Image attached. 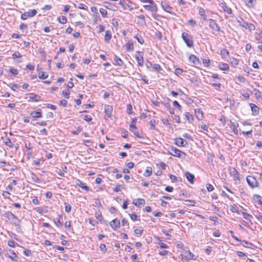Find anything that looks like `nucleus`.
<instances>
[{"mask_svg": "<svg viewBox=\"0 0 262 262\" xmlns=\"http://www.w3.org/2000/svg\"><path fill=\"white\" fill-rule=\"evenodd\" d=\"M4 215L10 221V223L13 225L15 226H19L20 225V220L10 211L6 212Z\"/></svg>", "mask_w": 262, "mask_h": 262, "instance_id": "1", "label": "nucleus"}, {"mask_svg": "<svg viewBox=\"0 0 262 262\" xmlns=\"http://www.w3.org/2000/svg\"><path fill=\"white\" fill-rule=\"evenodd\" d=\"M167 151L169 155L181 159H184L186 156V154L184 152L176 148L173 146L169 147L168 148Z\"/></svg>", "mask_w": 262, "mask_h": 262, "instance_id": "2", "label": "nucleus"}, {"mask_svg": "<svg viewBox=\"0 0 262 262\" xmlns=\"http://www.w3.org/2000/svg\"><path fill=\"white\" fill-rule=\"evenodd\" d=\"M247 182L249 186L252 188L258 187L259 186V183L257 179L251 176H248L246 178Z\"/></svg>", "mask_w": 262, "mask_h": 262, "instance_id": "3", "label": "nucleus"}, {"mask_svg": "<svg viewBox=\"0 0 262 262\" xmlns=\"http://www.w3.org/2000/svg\"><path fill=\"white\" fill-rule=\"evenodd\" d=\"M182 37L188 47L191 48L193 47L192 37L190 35L186 32H183L182 34Z\"/></svg>", "mask_w": 262, "mask_h": 262, "instance_id": "4", "label": "nucleus"}, {"mask_svg": "<svg viewBox=\"0 0 262 262\" xmlns=\"http://www.w3.org/2000/svg\"><path fill=\"white\" fill-rule=\"evenodd\" d=\"M149 5H143V8L146 10L151 11L152 12H156L158 11V7L154 1L149 2Z\"/></svg>", "mask_w": 262, "mask_h": 262, "instance_id": "5", "label": "nucleus"}, {"mask_svg": "<svg viewBox=\"0 0 262 262\" xmlns=\"http://www.w3.org/2000/svg\"><path fill=\"white\" fill-rule=\"evenodd\" d=\"M209 26L210 28L215 31L220 32V26L216 23L214 20L212 19H209Z\"/></svg>", "mask_w": 262, "mask_h": 262, "instance_id": "6", "label": "nucleus"}, {"mask_svg": "<svg viewBox=\"0 0 262 262\" xmlns=\"http://www.w3.org/2000/svg\"><path fill=\"white\" fill-rule=\"evenodd\" d=\"M135 58L138 66H142L143 64V53L140 51L137 52L135 54Z\"/></svg>", "mask_w": 262, "mask_h": 262, "instance_id": "7", "label": "nucleus"}, {"mask_svg": "<svg viewBox=\"0 0 262 262\" xmlns=\"http://www.w3.org/2000/svg\"><path fill=\"white\" fill-rule=\"evenodd\" d=\"M119 4L122 6L124 9H126L127 7H128L131 10L134 9L133 7L132 6V3L130 1H128V2L126 3L124 0H120L119 2Z\"/></svg>", "mask_w": 262, "mask_h": 262, "instance_id": "8", "label": "nucleus"}, {"mask_svg": "<svg viewBox=\"0 0 262 262\" xmlns=\"http://www.w3.org/2000/svg\"><path fill=\"white\" fill-rule=\"evenodd\" d=\"M120 222L117 219H114L110 222V226L115 230L120 227Z\"/></svg>", "mask_w": 262, "mask_h": 262, "instance_id": "9", "label": "nucleus"}, {"mask_svg": "<svg viewBox=\"0 0 262 262\" xmlns=\"http://www.w3.org/2000/svg\"><path fill=\"white\" fill-rule=\"evenodd\" d=\"M175 144L178 146H185L188 143L181 138H177L175 139Z\"/></svg>", "mask_w": 262, "mask_h": 262, "instance_id": "10", "label": "nucleus"}, {"mask_svg": "<svg viewBox=\"0 0 262 262\" xmlns=\"http://www.w3.org/2000/svg\"><path fill=\"white\" fill-rule=\"evenodd\" d=\"M161 6L163 9L167 12L169 13H172V8L166 2H162Z\"/></svg>", "mask_w": 262, "mask_h": 262, "instance_id": "11", "label": "nucleus"}, {"mask_svg": "<svg viewBox=\"0 0 262 262\" xmlns=\"http://www.w3.org/2000/svg\"><path fill=\"white\" fill-rule=\"evenodd\" d=\"M75 184L77 186H79L81 187L82 189L85 190V191H89V187L85 185V184L83 183L80 180H76L75 181Z\"/></svg>", "mask_w": 262, "mask_h": 262, "instance_id": "12", "label": "nucleus"}, {"mask_svg": "<svg viewBox=\"0 0 262 262\" xmlns=\"http://www.w3.org/2000/svg\"><path fill=\"white\" fill-rule=\"evenodd\" d=\"M38 72V78L41 79H46L48 77V74L42 71L41 68H37Z\"/></svg>", "mask_w": 262, "mask_h": 262, "instance_id": "13", "label": "nucleus"}, {"mask_svg": "<svg viewBox=\"0 0 262 262\" xmlns=\"http://www.w3.org/2000/svg\"><path fill=\"white\" fill-rule=\"evenodd\" d=\"M30 115L33 118H40L42 117L41 110L38 109L37 111H33L30 113Z\"/></svg>", "mask_w": 262, "mask_h": 262, "instance_id": "14", "label": "nucleus"}, {"mask_svg": "<svg viewBox=\"0 0 262 262\" xmlns=\"http://www.w3.org/2000/svg\"><path fill=\"white\" fill-rule=\"evenodd\" d=\"M185 176H186V177L187 179V180L191 183V184H193L194 183V180H195V177H194V176L189 172H186L185 173Z\"/></svg>", "mask_w": 262, "mask_h": 262, "instance_id": "15", "label": "nucleus"}, {"mask_svg": "<svg viewBox=\"0 0 262 262\" xmlns=\"http://www.w3.org/2000/svg\"><path fill=\"white\" fill-rule=\"evenodd\" d=\"M189 60L191 63L194 64H198L200 63L199 58L194 55H191L189 57Z\"/></svg>", "mask_w": 262, "mask_h": 262, "instance_id": "16", "label": "nucleus"}, {"mask_svg": "<svg viewBox=\"0 0 262 262\" xmlns=\"http://www.w3.org/2000/svg\"><path fill=\"white\" fill-rule=\"evenodd\" d=\"M250 105L252 112V114L255 116L258 115L259 108L254 104L250 103Z\"/></svg>", "mask_w": 262, "mask_h": 262, "instance_id": "17", "label": "nucleus"}, {"mask_svg": "<svg viewBox=\"0 0 262 262\" xmlns=\"http://www.w3.org/2000/svg\"><path fill=\"white\" fill-rule=\"evenodd\" d=\"M67 167L64 165H62L61 166V169H59V171H57V173L61 177H64V173L67 172Z\"/></svg>", "mask_w": 262, "mask_h": 262, "instance_id": "18", "label": "nucleus"}, {"mask_svg": "<svg viewBox=\"0 0 262 262\" xmlns=\"http://www.w3.org/2000/svg\"><path fill=\"white\" fill-rule=\"evenodd\" d=\"M105 112L108 117H111L113 111V108L110 105H106L104 108Z\"/></svg>", "mask_w": 262, "mask_h": 262, "instance_id": "19", "label": "nucleus"}, {"mask_svg": "<svg viewBox=\"0 0 262 262\" xmlns=\"http://www.w3.org/2000/svg\"><path fill=\"white\" fill-rule=\"evenodd\" d=\"M133 203L138 206L140 205H144L145 203V201L143 199H137V200H134L133 202Z\"/></svg>", "mask_w": 262, "mask_h": 262, "instance_id": "20", "label": "nucleus"}, {"mask_svg": "<svg viewBox=\"0 0 262 262\" xmlns=\"http://www.w3.org/2000/svg\"><path fill=\"white\" fill-rule=\"evenodd\" d=\"M199 14L200 15L203 17L204 20L207 21V17L205 14V11L203 8L199 7Z\"/></svg>", "mask_w": 262, "mask_h": 262, "instance_id": "21", "label": "nucleus"}, {"mask_svg": "<svg viewBox=\"0 0 262 262\" xmlns=\"http://www.w3.org/2000/svg\"><path fill=\"white\" fill-rule=\"evenodd\" d=\"M29 98L33 101L37 102L40 100V96L32 93L30 95Z\"/></svg>", "mask_w": 262, "mask_h": 262, "instance_id": "22", "label": "nucleus"}, {"mask_svg": "<svg viewBox=\"0 0 262 262\" xmlns=\"http://www.w3.org/2000/svg\"><path fill=\"white\" fill-rule=\"evenodd\" d=\"M195 115L197 119L199 120H202L203 118V112L200 109H195Z\"/></svg>", "mask_w": 262, "mask_h": 262, "instance_id": "23", "label": "nucleus"}, {"mask_svg": "<svg viewBox=\"0 0 262 262\" xmlns=\"http://www.w3.org/2000/svg\"><path fill=\"white\" fill-rule=\"evenodd\" d=\"M125 49L127 51L130 52L134 50V45L133 42H128L125 45Z\"/></svg>", "mask_w": 262, "mask_h": 262, "instance_id": "24", "label": "nucleus"}, {"mask_svg": "<svg viewBox=\"0 0 262 262\" xmlns=\"http://www.w3.org/2000/svg\"><path fill=\"white\" fill-rule=\"evenodd\" d=\"M105 3L107 4V5L105 6L106 8L113 11H116L117 10V7L112 3L108 2H105Z\"/></svg>", "mask_w": 262, "mask_h": 262, "instance_id": "25", "label": "nucleus"}, {"mask_svg": "<svg viewBox=\"0 0 262 262\" xmlns=\"http://www.w3.org/2000/svg\"><path fill=\"white\" fill-rule=\"evenodd\" d=\"M210 83L213 85L216 90H219L221 87L220 82H217L215 79L210 80Z\"/></svg>", "mask_w": 262, "mask_h": 262, "instance_id": "26", "label": "nucleus"}, {"mask_svg": "<svg viewBox=\"0 0 262 262\" xmlns=\"http://www.w3.org/2000/svg\"><path fill=\"white\" fill-rule=\"evenodd\" d=\"M112 38V33L110 30H106L105 33L104 40L108 41Z\"/></svg>", "mask_w": 262, "mask_h": 262, "instance_id": "27", "label": "nucleus"}, {"mask_svg": "<svg viewBox=\"0 0 262 262\" xmlns=\"http://www.w3.org/2000/svg\"><path fill=\"white\" fill-rule=\"evenodd\" d=\"M26 12L27 13V15L29 17H33L37 14V11L35 9L29 10L28 11Z\"/></svg>", "mask_w": 262, "mask_h": 262, "instance_id": "28", "label": "nucleus"}, {"mask_svg": "<svg viewBox=\"0 0 262 262\" xmlns=\"http://www.w3.org/2000/svg\"><path fill=\"white\" fill-rule=\"evenodd\" d=\"M185 116L186 119L189 123H191L193 120V116L188 112H186L185 113Z\"/></svg>", "mask_w": 262, "mask_h": 262, "instance_id": "29", "label": "nucleus"}, {"mask_svg": "<svg viewBox=\"0 0 262 262\" xmlns=\"http://www.w3.org/2000/svg\"><path fill=\"white\" fill-rule=\"evenodd\" d=\"M152 174V168L150 167H147L144 173L145 177H149Z\"/></svg>", "mask_w": 262, "mask_h": 262, "instance_id": "30", "label": "nucleus"}, {"mask_svg": "<svg viewBox=\"0 0 262 262\" xmlns=\"http://www.w3.org/2000/svg\"><path fill=\"white\" fill-rule=\"evenodd\" d=\"M253 199L256 201H257L259 205L262 204V201H261L262 198L260 195H259L258 194H255L253 196Z\"/></svg>", "mask_w": 262, "mask_h": 262, "instance_id": "31", "label": "nucleus"}, {"mask_svg": "<svg viewBox=\"0 0 262 262\" xmlns=\"http://www.w3.org/2000/svg\"><path fill=\"white\" fill-rule=\"evenodd\" d=\"M31 179L34 182L38 183H40L41 182V181L39 179L37 176L34 173H31Z\"/></svg>", "mask_w": 262, "mask_h": 262, "instance_id": "32", "label": "nucleus"}, {"mask_svg": "<svg viewBox=\"0 0 262 262\" xmlns=\"http://www.w3.org/2000/svg\"><path fill=\"white\" fill-rule=\"evenodd\" d=\"M230 210L234 213H237L238 214L240 213V212L238 210L237 207L235 205H230Z\"/></svg>", "mask_w": 262, "mask_h": 262, "instance_id": "33", "label": "nucleus"}, {"mask_svg": "<svg viewBox=\"0 0 262 262\" xmlns=\"http://www.w3.org/2000/svg\"><path fill=\"white\" fill-rule=\"evenodd\" d=\"M58 20L59 22L62 24H64L67 21V18L64 16H62V15L58 17Z\"/></svg>", "mask_w": 262, "mask_h": 262, "instance_id": "34", "label": "nucleus"}, {"mask_svg": "<svg viewBox=\"0 0 262 262\" xmlns=\"http://www.w3.org/2000/svg\"><path fill=\"white\" fill-rule=\"evenodd\" d=\"M137 120V118L135 117V118H134L131 122H130V125H129V127L130 128H131L132 129H134V128H136V121Z\"/></svg>", "mask_w": 262, "mask_h": 262, "instance_id": "35", "label": "nucleus"}, {"mask_svg": "<svg viewBox=\"0 0 262 262\" xmlns=\"http://www.w3.org/2000/svg\"><path fill=\"white\" fill-rule=\"evenodd\" d=\"M62 95L66 99H68L69 98L70 91L68 89H64L62 91Z\"/></svg>", "mask_w": 262, "mask_h": 262, "instance_id": "36", "label": "nucleus"}, {"mask_svg": "<svg viewBox=\"0 0 262 262\" xmlns=\"http://www.w3.org/2000/svg\"><path fill=\"white\" fill-rule=\"evenodd\" d=\"M223 8L225 12H227L228 14H230L232 13V10L228 7H227L225 4H223Z\"/></svg>", "mask_w": 262, "mask_h": 262, "instance_id": "37", "label": "nucleus"}, {"mask_svg": "<svg viewBox=\"0 0 262 262\" xmlns=\"http://www.w3.org/2000/svg\"><path fill=\"white\" fill-rule=\"evenodd\" d=\"M124 186L118 184L116 186V187L113 189V190L115 192H119V191H120L121 189H124Z\"/></svg>", "mask_w": 262, "mask_h": 262, "instance_id": "38", "label": "nucleus"}, {"mask_svg": "<svg viewBox=\"0 0 262 262\" xmlns=\"http://www.w3.org/2000/svg\"><path fill=\"white\" fill-rule=\"evenodd\" d=\"M10 255H9L10 258H11L12 260H16V258H17V255L16 253L13 252V251H10Z\"/></svg>", "mask_w": 262, "mask_h": 262, "instance_id": "39", "label": "nucleus"}, {"mask_svg": "<svg viewBox=\"0 0 262 262\" xmlns=\"http://www.w3.org/2000/svg\"><path fill=\"white\" fill-rule=\"evenodd\" d=\"M75 6L76 7L78 8L79 9H83V10H88V6L86 5H85L84 4H82V3L79 4L77 6L76 5H75Z\"/></svg>", "mask_w": 262, "mask_h": 262, "instance_id": "40", "label": "nucleus"}, {"mask_svg": "<svg viewBox=\"0 0 262 262\" xmlns=\"http://www.w3.org/2000/svg\"><path fill=\"white\" fill-rule=\"evenodd\" d=\"M254 94L257 99L262 98L261 93L257 90H254Z\"/></svg>", "mask_w": 262, "mask_h": 262, "instance_id": "41", "label": "nucleus"}, {"mask_svg": "<svg viewBox=\"0 0 262 262\" xmlns=\"http://www.w3.org/2000/svg\"><path fill=\"white\" fill-rule=\"evenodd\" d=\"M100 13L102 15V17H106L107 16V12L106 9L103 8H100L99 9Z\"/></svg>", "mask_w": 262, "mask_h": 262, "instance_id": "42", "label": "nucleus"}, {"mask_svg": "<svg viewBox=\"0 0 262 262\" xmlns=\"http://www.w3.org/2000/svg\"><path fill=\"white\" fill-rule=\"evenodd\" d=\"M247 5L249 7H252L254 6L255 0H245Z\"/></svg>", "mask_w": 262, "mask_h": 262, "instance_id": "43", "label": "nucleus"}, {"mask_svg": "<svg viewBox=\"0 0 262 262\" xmlns=\"http://www.w3.org/2000/svg\"><path fill=\"white\" fill-rule=\"evenodd\" d=\"M9 71L13 76H15L18 73V70L14 68L10 69Z\"/></svg>", "mask_w": 262, "mask_h": 262, "instance_id": "44", "label": "nucleus"}, {"mask_svg": "<svg viewBox=\"0 0 262 262\" xmlns=\"http://www.w3.org/2000/svg\"><path fill=\"white\" fill-rule=\"evenodd\" d=\"M238 126V124L237 123H236V124L233 123L232 124V128L233 129V132L234 134H235L236 135L238 134V130L237 129V127Z\"/></svg>", "mask_w": 262, "mask_h": 262, "instance_id": "45", "label": "nucleus"}, {"mask_svg": "<svg viewBox=\"0 0 262 262\" xmlns=\"http://www.w3.org/2000/svg\"><path fill=\"white\" fill-rule=\"evenodd\" d=\"M242 245L245 247H248V248H250V246H252V244L250 243H248V242L246 241H244L243 240L242 242Z\"/></svg>", "mask_w": 262, "mask_h": 262, "instance_id": "46", "label": "nucleus"}, {"mask_svg": "<svg viewBox=\"0 0 262 262\" xmlns=\"http://www.w3.org/2000/svg\"><path fill=\"white\" fill-rule=\"evenodd\" d=\"M54 222L55 225L58 227H61L62 225V223L61 222L60 219H56L54 220Z\"/></svg>", "mask_w": 262, "mask_h": 262, "instance_id": "47", "label": "nucleus"}, {"mask_svg": "<svg viewBox=\"0 0 262 262\" xmlns=\"http://www.w3.org/2000/svg\"><path fill=\"white\" fill-rule=\"evenodd\" d=\"M115 60L118 66H121L123 64V61L122 60L116 56L115 57Z\"/></svg>", "mask_w": 262, "mask_h": 262, "instance_id": "48", "label": "nucleus"}, {"mask_svg": "<svg viewBox=\"0 0 262 262\" xmlns=\"http://www.w3.org/2000/svg\"><path fill=\"white\" fill-rule=\"evenodd\" d=\"M53 249L57 250L58 251H64V248L63 247L58 246V245H54L53 246Z\"/></svg>", "mask_w": 262, "mask_h": 262, "instance_id": "49", "label": "nucleus"}, {"mask_svg": "<svg viewBox=\"0 0 262 262\" xmlns=\"http://www.w3.org/2000/svg\"><path fill=\"white\" fill-rule=\"evenodd\" d=\"M206 187L208 191L210 192L214 190V187L210 184H207Z\"/></svg>", "mask_w": 262, "mask_h": 262, "instance_id": "50", "label": "nucleus"}, {"mask_svg": "<svg viewBox=\"0 0 262 262\" xmlns=\"http://www.w3.org/2000/svg\"><path fill=\"white\" fill-rule=\"evenodd\" d=\"M186 253L187 254L189 259H195L194 258V254L192 253H191L190 251H186Z\"/></svg>", "mask_w": 262, "mask_h": 262, "instance_id": "51", "label": "nucleus"}, {"mask_svg": "<svg viewBox=\"0 0 262 262\" xmlns=\"http://www.w3.org/2000/svg\"><path fill=\"white\" fill-rule=\"evenodd\" d=\"M135 38L138 40V42H139L140 44L143 43L144 40L142 37H139L138 36L136 35L135 36Z\"/></svg>", "mask_w": 262, "mask_h": 262, "instance_id": "52", "label": "nucleus"}, {"mask_svg": "<svg viewBox=\"0 0 262 262\" xmlns=\"http://www.w3.org/2000/svg\"><path fill=\"white\" fill-rule=\"evenodd\" d=\"M83 118L85 121H88V122L91 121L92 119V117L91 116L88 115H84Z\"/></svg>", "mask_w": 262, "mask_h": 262, "instance_id": "53", "label": "nucleus"}, {"mask_svg": "<svg viewBox=\"0 0 262 262\" xmlns=\"http://www.w3.org/2000/svg\"><path fill=\"white\" fill-rule=\"evenodd\" d=\"M186 202H188L186 204L188 206H194L195 205V202L192 200H186Z\"/></svg>", "mask_w": 262, "mask_h": 262, "instance_id": "54", "label": "nucleus"}, {"mask_svg": "<svg viewBox=\"0 0 262 262\" xmlns=\"http://www.w3.org/2000/svg\"><path fill=\"white\" fill-rule=\"evenodd\" d=\"M159 245L160 246V248H164V249L168 248V245H167L166 244L162 243V242L159 243Z\"/></svg>", "mask_w": 262, "mask_h": 262, "instance_id": "55", "label": "nucleus"}, {"mask_svg": "<svg viewBox=\"0 0 262 262\" xmlns=\"http://www.w3.org/2000/svg\"><path fill=\"white\" fill-rule=\"evenodd\" d=\"M24 254L27 256H29L31 255V251L29 249H25L24 251Z\"/></svg>", "mask_w": 262, "mask_h": 262, "instance_id": "56", "label": "nucleus"}, {"mask_svg": "<svg viewBox=\"0 0 262 262\" xmlns=\"http://www.w3.org/2000/svg\"><path fill=\"white\" fill-rule=\"evenodd\" d=\"M96 218L101 221L102 217L101 215V213L100 212H97L95 214Z\"/></svg>", "mask_w": 262, "mask_h": 262, "instance_id": "57", "label": "nucleus"}, {"mask_svg": "<svg viewBox=\"0 0 262 262\" xmlns=\"http://www.w3.org/2000/svg\"><path fill=\"white\" fill-rule=\"evenodd\" d=\"M173 105L174 106H177L179 110H181V106L180 105V104L178 103L177 101L174 100L173 102Z\"/></svg>", "mask_w": 262, "mask_h": 262, "instance_id": "58", "label": "nucleus"}, {"mask_svg": "<svg viewBox=\"0 0 262 262\" xmlns=\"http://www.w3.org/2000/svg\"><path fill=\"white\" fill-rule=\"evenodd\" d=\"M183 72V70L181 69V68H177L176 70H175V74L176 75H179V74H182V73Z\"/></svg>", "mask_w": 262, "mask_h": 262, "instance_id": "59", "label": "nucleus"}, {"mask_svg": "<svg viewBox=\"0 0 262 262\" xmlns=\"http://www.w3.org/2000/svg\"><path fill=\"white\" fill-rule=\"evenodd\" d=\"M99 248H100V250L102 251L105 252L106 251V246L104 244H101L100 245Z\"/></svg>", "mask_w": 262, "mask_h": 262, "instance_id": "60", "label": "nucleus"}, {"mask_svg": "<svg viewBox=\"0 0 262 262\" xmlns=\"http://www.w3.org/2000/svg\"><path fill=\"white\" fill-rule=\"evenodd\" d=\"M241 20H242V21H241V22L240 21H238L241 23V25L243 27H245V28H247V26H248V23H247V22H246V21H244V20H243V19H241Z\"/></svg>", "mask_w": 262, "mask_h": 262, "instance_id": "61", "label": "nucleus"}, {"mask_svg": "<svg viewBox=\"0 0 262 262\" xmlns=\"http://www.w3.org/2000/svg\"><path fill=\"white\" fill-rule=\"evenodd\" d=\"M71 206L70 204L67 205L65 207V211L69 213L71 211Z\"/></svg>", "mask_w": 262, "mask_h": 262, "instance_id": "62", "label": "nucleus"}, {"mask_svg": "<svg viewBox=\"0 0 262 262\" xmlns=\"http://www.w3.org/2000/svg\"><path fill=\"white\" fill-rule=\"evenodd\" d=\"M134 232L136 235H141L142 233V231L139 229H136L134 230Z\"/></svg>", "mask_w": 262, "mask_h": 262, "instance_id": "63", "label": "nucleus"}, {"mask_svg": "<svg viewBox=\"0 0 262 262\" xmlns=\"http://www.w3.org/2000/svg\"><path fill=\"white\" fill-rule=\"evenodd\" d=\"M213 235L215 237H219L221 235V232L219 230H216L213 233Z\"/></svg>", "mask_w": 262, "mask_h": 262, "instance_id": "64", "label": "nucleus"}]
</instances>
